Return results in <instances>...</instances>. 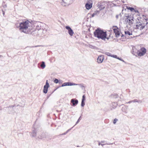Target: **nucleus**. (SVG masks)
I'll return each mask as SVG.
<instances>
[{"mask_svg": "<svg viewBox=\"0 0 148 148\" xmlns=\"http://www.w3.org/2000/svg\"><path fill=\"white\" fill-rule=\"evenodd\" d=\"M4 14V12H3V14Z\"/></svg>", "mask_w": 148, "mask_h": 148, "instance_id": "nucleus-49", "label": "nucleus"}, {"mask_svg": "<svg viewBox=\"0 0 148 148\" xmlns=\"http://www.w3.org/2000/svg\"><path fill=\"white\" fill-rule=\"evenodd\" d=\"M71 130V129H69V130H67V131H66V132L67 133L68 132H69V130Z\"/></svg>", "mask_w": 148, "mask_h": 148, "instance_id": "nucleus-39", "label": "nucleus"}, {"mask_svg": "<svg viewBox=\"0 0 148 148\" xmlns=\"http://www.w3.org/2000/svg\"><path fill=\"white\" fill-rule=\"evenodd\" d=\"M62 83V80H61V81L60 82V83Z\"/></svg>", "mask_w": 148, "mask_h": 148, "instance_id": "nucleus-44", "label": "nucleus"}, {"mask_svg": "<svg viewBox=\"0 0 148 148\" xmlns=\"http://www.w3.org/2000/svg\"><path fill=\"white\" fill-rule=\"evenodd\" d=\"M14 107V106H11L9 107L8 108V109L12 110L13 109Z\"/></svg>", "mask_w": 148, "mask_h": 148, "instance_id": "nucleus-26", "label": "nucleus"}, {"mask_svg": "<svg viewBox=\"0 0 148 148\" xmlns=\"http://www.w3.org/2000/svg\"><path fill=\"white\" fill-rule=\"evenodd\" d=\"M132 102H138V103H142V101L141 100H138L137 99H135L133 100H132Z\"/></svg>", "mask_w": 148, "mask_h": 148, "instance_id": "nucleus-19", "label": "nucleus"}, {"mask_svg": "<svg viewBox=\"0 0 148 148\" xmlns=\"http://www.w3.org/2000/svg\"><path fill=\"white\" fill-rule=\"evenodd\" d=\"M60 81L61 82V80H59L58 79H55L53 80V82L56 84L58 83V82L59 83H60Z\"/></svg>", "mask_w": 148, "mask_h": 148, "instance_id": "nucleus-23", "label": "nucleus"}, {"mask_svg": "<svg viewBox=\"0 0 148 148\" xmlns=\"http://www.w3.org/2000/svg\"><path fill=\"white\" fill-rule=\"evenodd\" d=\"M44 24L40 22H37L36 24V29L37 30H36L34 29V32H33L34 33H35V35H33L34 36L37 35L36 34H38L39 33V31L41 29V27Z\"/></svg>", "mask_w": 148, "mask_h": 148, "instance_id": "nucleus-3", "label": "nucleus"}, {"mask_svg": "<svg viewBox=\"0 0 148 148\" xmlns=\"http://www.w3.org/2000/svg\"><path fill=\"white\" fill-rule=\"evenodd\" d=\"M111 57L116 59H117L118 58L117 56L116 55H112V56Z\"/></svg>", "mask_w": 148, "mask_h": 148, "instance_id": "nucleus-31", "label": "nucleus"}, {"mask_svg": "<svg viewBox=\"0 0 148 148\" xmlns=\"http://www.w3.org/2000/svg\"><path fill=\"white\" fill-rule=\"evenodd\" d=\"M132 31L131 29H125V33L126 36H130L132 35Z\"/></svg>", "mask_w": 148, "mask_h": 148, "instance_id": "nucleus-12", "label": "nucleus"}, {"mask_svg": "<svg viewBox=\"0 0 148 148\" xmlns=\"http://www.w3.org/2000/svg\"><path fill=\"white\" fill-rule=\"evenodd\" d=\"M101 143H100V142H99V145H101Z\"/></svg>", "mask_w": 148, "mask_h": 148, "instance_id": "nucleus-40", "label": "nucleus"}, {"mask_svg": "<svg viewBox=\"0 0 148 148\" xmlns=\"http://www.w3.org/2000/svg\"><path fill=\"white\" fill-rule=\"evenodd\" d=\"M77 85H79V86L81 88H82L84 87V86L83 85V84H77Z\"/></svg>", "mask_w": 148, "mask_h": 148, "instance_id": "nucleus-30", "label": "nucleus"}, {"mask_svg": "<svg viewBox=\"0 0 148 148\" xmlns=\"http://www.w3.org/2000/svg\"><path fill=\"white\" fill-rule=\"evenodd\" d=\"M134 11L136 13H138V11L137 10H135L134 9Z\"/></svg>", "mask_w": 148, "mask_h": 148, "instance_id": "nucleus-37", "label": "nucleus"}, {"mask_svg": "<svg viewBox=\"0 0 148 148\" xmlns=\"http://www.w3.org/2000/svg\"><path fill=\"white\" fill-rule=\"evenodd\" d=\"M49 87V85L48 82V80H47L46 81V84L44 86L43 92L44 93L46 94L47 93L48 88Z\"/></svg>", "mask_w": 148, "mask_h": 148, "instance_id": "nucleus-7", "label": "nucleus"}, {"mask_svg": "<svg viewBox=\"0 0 148 148\" xmlns=\"http://www.w3.org/2000/svg\"><path fill=\"white\" fill-rule=\"evenodd\" d=\"M118 97L119 96L118 95H116L114 96V97L116 99L118 98Z\"/></svg>", "mask_w": 148, "mask_h": 148, "instance_id": "nucleus-36", "label": "nucleus"}, {"mask_svg": "<svg viewBox=\"0 0 148 148\" xmlns=\"http://www.w3.org/2000/svg\"><path fill=\"white\" fill-rule=\"evenodd\" d=\"M112 143H110V144H108V145H112Z\"/></svg>", "mask_w": 148, "mask_h": 148, "instance_id": "nucleus-46", "label": "nucleus"}, {"mask_svg": "<svg viewBox=\"0 0 148 148\" xmlns=\"http://www.w3.org/2000/svg\"><path fill=\"white\" fill-rule=\"evenodd\" d=\"M81 116L79 117V118L78 119V120L77 121V122H76V124L77 123H78L79 122L80 120L81 119Z\"/></svg>", "mask_w": 148, "mask_h": 148, "instance_id": "nucleus-33", "label": "nucleus"}, {"mask_svg": "<svg viewBox=\"0 0 148 148\" xmlns=\"http://www.w3.org/2000/svg\"><path fill=\"white\" fill-rule=\"evenodd\" d=\"M105 142V141H101V143H104Z\"/></svg>", "mask_w": 148, "mask_h": 148, "instance_id": "nucleus-41", "label": "nucleus"}, {"mask_svg": "<svg viewBox=\"0 0 148 148\" xmlns=\"http://www.w3.org/2000/svg\"><path fill=\"white\" fill-rule=\"evenodd\" d=\"M104 144H101V145L102 146H103L104 145Z\"/></svg>", "mask_w": 148, "mask_h": 148, "instance_id": "nucleus-43", "label": "nucleus"}, {"mask_svg": "<svg viewBox=\"0 0 148 148\" xmlns=\"http://www.w3.org/2000/svg\"><path fill=\"white\" fill-rule=\"evenodd\" d=\"M36 135V132L35 130H33L32 132L31 136L33 137H35Z\"/></svg>", "mask_w": 148, "mask_h": 148, "instance_id": "nucleus-18", "label": "nucleus"}, {"mask_svg": "<svg viewBox=\"0 0 148 148\" xmlns=\"http://www.w3.org/2000/svg\"><path fill=\"white\" fill-rule=\"evenodd\" d=\"M123 108H124L123 107V108H122V111H124V110H123Z\"/></svg>", "mask_w": 148, "mask_h": 148, "instance_id": "nucleus-45", "label": "nucleus"}, {"mask_svg": "<svg viewBox=\"0 0 148 148\" xmlns=\"http://www.w3.org/2000/svg\"><path fill=\"white\" fill-rule=\"evenodd\" d=\"M2 56L1 55H0V58L1 57H2Z\"/></svg>", "mask_w": 148, "mask_h": 148, "instance_id": "nucleus-48", "label": "nucleus"}, {"mask_svg": "<svg viewBox=\"0 0 148 148\" xmlns=\"http://www.w3.org/2000/svg\"><path fill=\"white\" fill-rule=\"evenodd\" d=\"M47 32V30L42 29L40 30L39 31V33L36 34L37 35L40 36H42L44 35L43 34H45Z\"/></svg>", "mask_w": 148, "mask_h": 148, "instance_id": "nucleus-9", "label": "nucleus"}, {"mask_svg": "<svg viewBox=\"0 0 148 148\" xmlns=\"http://www.w3.org/2000/svg\"><path fill=\"white\" fill-rule=\"evenodd\" d=\"M116 37H118L120 36V33L118 28L116 26H113L112 28Z\"/></svg>", "mask_w": 148, "mask_h": 148, "instance_id": "nucleus-6", "label": "nucleus"}, {"mask_svg": "<svg viewBox=\"0 0 148 148\" xmlns=\"http://www.w3.org/2000/svg\"><path fill=\"white\" fill-rule=\"evenodd\" d=\"M84 101H82L81 106L82 107H83L85 105V103H84Z\"/></svg>", "mask_w": 148, "mask_h": 148, "instance_id": "nucleus-29", "label": "nucleus"}, {"mask_svg": "<svg viewBox=\"0 0 148 148\" xmlns=\"http://www.w3.org/2000/svg\"><path fill=\"white\" fill-rule=\"evenodd\" d=\"M77 147H79V146H77Z\"/></svg>", "mask_w": 148, "mask_h": 148, "instance_id": "nucleus-50", "label": "nucleus"}, {"mask_svg": "<svg viewBox=\"0 0 148 148\" xmlns=\"http://www.w3.org/2000/svg\"><path fill=\"white\" fill-rule=\"evenodd\" d=\"M61 4L63 6H66L67 5V3L64 1H61L60 2Z\"/></svg>", "mask_w": 148, "mask_h": 148, "instance_id": "nucleus-22", "label": "nucleus"}, {"mask_svg": "<svg viewBox=\"0 0 148 148\" xmlns=\"http://www.w3.org/2000/svg\"><path fill=\"white\" fill-rule=\"evenodd\" d=\"M64 1V0H62L61 1Z\"/></svg>", "mask_w": 148, "mask_h": 148, "instance_id": "nucleus-47", "label": "nucleus"}, {"mask_svg": "<svg viewBox=\"0 0 148 148\" xmlns=\"http://www.w3.org/2000/svg\"><path fill=\"white\" fill-rule=\"evenodd\" d=\"M117 59L120 60H121V61H122L123 62H124V61L122 59L119 58V57H118V58H117Z\"/></svg>", "mask_w": 148, "mask_h": 148, "instance_id": "nucleus-35", "label": "nucleus"}, {"mask_svg": "<svg viewBox=\"0 0 148 148\" xmlns=\"http://www.w3.org/2000/svg\"><path fill=\"white\" fill-rule=\"evenodd\" d=\"M132 102V101H128L127 103H131Z\"/></svg>", "mask_w": 148, "mask_h": 148, "instance_id": "nucleus-38", "label": "nucleus"}, {"mask_svg": "<svg viewBox=\"0 0 148 148\" xmlns=\"http://www.w3.org/2000/svg\"><path fill=\"white\" fill-rule=\"evenodd\" d=\"M112 105L113 106V107H112V108H115L117 106V103L116 102H114L112 103Z\"/></svg>", "mask_w": 148, "mask_h": 148, "instance_id": "nucleus-24", "label": "nucleus"}, {"mask_svg": "<svg viewBox=\"0 0 148 148\" xmlns=\"http://www.w3.org/2000/svg\"><path fill=\"white\" fill-rule=\"evenodd\" d=\"M127 9L130 10L132 12H133L134 10V8L132 7H127Z\"/></svg>", "mask_w": 148, "mask_h": 148, "instance_id": "nucleus-25", "label": "nucleus"}, {"mask_svg": "<svg viewBox=\"0 0 148 148\" xmlns=\"http://www.w3.org/2000/svg\"><path fill=\"white\" fill-rule=\"evenodd\" d=\"M104 59L103 55H100L98 58L97 59V62L98 63H101L102 62Z\"/></svg>", "mask_w": 148, "mask_h": 148, "instance_id": "nucleus-11", "label": "nucleus"}, {"mask_svg": "<svg viewBox=\"0 0 148 148\" xmlns=\"http://www.w3.org/2000/svg\"><path fill=\"white\" fill-rule=\"evenodd\" d=\"M67 133L66 132H65V133H64L63 134V135H65V134H67Z\"/></svg>", "mask_w": 148, "mask_h": 148, "instance_id": "nucleus-42", "label": "nucleus"}, {"mask_svg": "<svg viewBox=\"0 0 148 148\" xmlns=\"http://www.w3.org/2000/svg\"><path fill=\"white\" fill-rule=\"evenodd\" d=\"M92 6V3H87L85 5V7L86 9L87 10H89Z\"/></svg>", "mask_w": 148, "mask_h": 148, "instance_id": "nucleus-14", "label": "nucleus"}, {"mask_svg": "<svg viewBox=\"0 0 148 148\" xmlns=\"http://www.w3.org/2000/svg\"><path fill=\"white\" fill-rule=\"evenodd\" d=\"M146 52V49L144 47H142L137 51V53L138 56H143Z\"/></svg>", "mask_w": 148, "mask_h": 148, "instance_id": "nucleus-4", "label": "nucleus"}, {"mask_svg": "<svg viewBox=\"0 0 148 148\" xmlns=\"http://www.w3.org/2000/svg\"><path fill=\"white\" fill-rule=\"evenodd\" d=\"M86 96L84 95L82 96V101H84L86 99Z\"/></svg>", "mask_w": 148, "mask_h": 148, "instance_id": "nucleus-28", "label": "nucleus"}, {"mask_svg": "<svg viewBox=\"0 0 148 148\" xmlns=\"http://www.w3.org/2000/svg\"><path fill=\"white\" fill-rule=\"evenodd\" d=\"M94 34L95 37L99 39H100L102 40H105L106 38L108 39H109L107 38V34L106 32L100 29H96L94 32Z\"/></svg>", "mask_w": 148, "mask_h": 148, "instance_id": "nucleus-2", "label": "nucleus"}, {"mask_svg": "<svg viewBox=\"0 0 148 148\" xmlns=\"http://www.w3.org/2000/svg\"><path fill=\"white\" fill-rule=\"evenodd\" d=\"M65 28L68 30V32L69 35L71 36H73L74 32L70 27L69 26H66L65 27Z\"/></svg>", "mask_w": 148, "mask_h": 148, "instance_id": "nucleus-8", "label": "nucleus"}, {"mask_svg": "<svg viewBox=\"0 0 148 148\" xmlns=\"http://www.w3.org/2000/svg\"><path fill=\"white\" fill-rule=\"evenodd\" d=\"M127 17V18L126 19L125 21H126L127 20H133L134 19V17L133 15H128Z\"/></svg>", "mask_w": 148, "mask_h": 148, "instance_id": "nucleus-16", "label": "nucleus"}, {"mask_svg": "<svg viewBox=\"0 0 148 148\" xmlns=\"http://www.w3.org/2000/svg\"><path fill=\"white\" fill-rule=\"evenodd\" d=\"M15 25L21 32L27 34L35 35V33L33 32L35 31L34 28H32V23L28 20L19 23H16Z\"/></svg>", "mask_w": 148, "mask_h": 148, "instance_id": "nucleus-1", "label": "nucleus"}, {"mask_svg": "<svg viewBox=\"0 0 148 148\" xmlns=\"http://www.w3.org/2000/svg\"><path fill=\"white\" fill-rule=\"evenodd\" d=\"M45 62H42V63L40 65V66L42 69H44L45 67Z\"/></svg>", "mask_w": 148, "mask_h": 148, "instance_id": "nucleus-21", "label": "nucleus"}, {"mask_svg": "<svg viewBox=\"0 0 148 148\" xmlns=\"http://www.w3.org/2000/svg\"><path fill=\"white\" fill-rule=\"evenodd\" d=\"M71 102L72 104V106H74L77 104L78 101L77 99H73L71 100Z\"/></svg>", "mask_w": 148, "mask_h": 148, "instance_id": "nucleus-13", "label": "nucleus"}, {"mask_svg": "<svg viewBox=\"0 0 148 148\" xmlns=\"http://www.w3.org/2000/svg\"><path fill=\"white\" fill-rule=\"evenodd\" d=\"M125 21L126 22L127 24L130 25H131L134 23V20H127V21Z\"/></svg>", "mask_w": 148, "mask_h": 148, "instance_id": "nucleus-17", "label": "nucleus"}, {"mask_svg": "<svg viewBox=\"0 0 148 148\" xmlns=\"http://www.w3.org/2000/svg\"><path fill=\"white\" fill-rule=\"evenodd\" d=\"M75 0H69V3L71 4Z\"/></svg>", "mask_w": 148, "mask_h": 148, "instance_id": "nucleus-34", "label": "nucleus"}, {"mask_svg": "<svg viewBox=\"0 0 148 148\" xmlns=\"http://www.w3.org/2000/svg\"><path fill=\"white\" fill-rule=\"evenodd\" d=\"M97 7L100 10H102L104 8V7H102L101 5V2H98L97 4Z\"/></svg>", "mask_w": 148, "mask_h": 148, "instance_id": "nucleus-15", "label": "nucleus"}, {"mask_svg": "<svg viewBox=\"0 0 148 148\" xmlns=\"http://www.w3.org/2000/svg\"><path fill=\"white\" fill-rule=\"evenodd\" d=\"M77 85V84L74 83L67 82L64 83L62 84L61 87H64L66 86H75Z\"/></svg>", "mask_w": 148, "mask_h": 148, "instance_id": "nucleus-10", "label": "nucleus"}, {"mask_svg": "<svg viewBox=\"0 0 148 148\" xmlns=\"http://www.w3.org/2000/svg\"><path fill=\"white\" fill-rule=\"evenodd\" d=\"M117 121L118 119H114L113 121V123L115 124Z\"/></svg>", "mask_w": 148, "mask_h": 148, "instance_id": "nucleus-32", "label": "nucleus"}, {"mask_svg": "<svg viewBox=\"0 0 148 148\" xmlns=\"http://www.w3.org/2000/svg\"><path fill=\"white\" fill-rule=\"evenodd\" d=\"M1 110V109H0V111Z\"/></svg>", "mask_w": 148, "mask_h": 148, "instance_id": "nucleus-51", "label": "nucleus"}, {"mask_svg": "<svg viewBox=\"0 0 148 148\" xmlns=\"http://www.w3.org/2000/svg\"><path fill=\"white\" fill-rule=\"evenodd\" d=\"M99 11H96L94 12L92 14V17H93L95 16L96 15H97L98 14H99Z\"/></svg>", "mask_w": 148, "mask_h": 148, "instance_id": "nucleus-20", "label": "nucleus"}, {"mask_svg": "<svg viewBox=\"0 0 148 148\" xmlns=\"http://www.w3.org/2000/svg\"><path fill=\"white\" fill-rule=\"evenodd\" d=\"M145 25L142 24L141 23L139 22L137 23L135 27V29H138L140 30H141L144 28Z\"/></svg>", "mask_w": 148, "mask_h": 148, "instance_id": "nucleus-5", "label": "nucleus"}, {"mask_svg": "<svg viewBox=\"0 0 148 148\" xmlns=\"http://www.w3.org/2000/svg\"><path fill=\"white\" fill-rule=\"evenodd\" d=\"M106 54L108 56H112V54H111L109 52H107L106 53Z\"/></svg>", "mask_w": 148, "mask_h": 148, "instance_id": "nucleus-27", "label": "nucleus"}]
</instances>
